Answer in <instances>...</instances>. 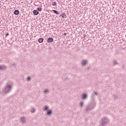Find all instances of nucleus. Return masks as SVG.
I'll return each instance as SVG.
<instances>
[{"mask_svg": "<svg viewBox=\"0 0 126 126\" xmlns=\"http://www.w3.org/2000/svg\"><path fill=\"white\" fill-rule=\"evenodd\" d=\"M52 11H53L55 14H60V12H58V11L56 10H53Z\"/></svg>", "mask_w": 126, "mask_h": 126, "instance_id": "ddd939ff", "label": "nucleus"}, {"mask_svg": "<svg viewBox=\"0 0 126 126\" xmlns=\"http://www.w3.org/2000/svg\"><path fill=\"white\" fill-rule=\"evenodd\" d=\"M38 42L39 43H43L44 42V38H39L38 40Z\"/></svg>", "mask_w": 126, "mask_h": 126, "instance_id": "9d476101", "label": "nucleus"}, {"mask_svg": "<svg viewBox=\"0 0 126 126\" xmlns=\"http://www.w3.org/2000/svg\"><path fill=\"white\" fill-rule=\"evenodd\" d=\"M33 14L34 15H38V14H39V11H38L37 10H34L33 11Z\"/></svg>", "mask_w": 126, "mask_h": 126, "instance_id": "0eeeda50", "label": "nucleus"}, {"mask_svg": "<svg viewBox=\"0 0 126 126\" xmlns=\"http://www.w3.org/2000/svg\"><path fill=\"white\" fill-rule=\"evenodd\" d=\"M38 11H41L42 10V8H37Z\"/></svg>", "mask_w": 126, "mask_h": 126, "instance_id": "6ab92c4d", "label": "nucleus"}, {"mask_svg": "<svg viewBox=\"0 0 126 126\" xmlns=\"http://www.w3.org/2000/svg\"><path fill=\"white\" fill-rule=\"evenodd\" d=\"M125 37H126V35H125Z\"/></svg>", "mask_w": 126, "mask_h": 126, "instance_id": "72a5a7b5", "label": "nucleus"}, {"mask_svg": "<svg viewBox=\"0 0 126 126\" xmlns=\"http://www.w3.org/2000/svg\"><path fill=\"white\" fill-rule=\"evenodd\" d=\"M83 36H84V38H85V37H86V34H84Z\"/></svg>", "mask_w": 126, "mask_h": 126, "instance_id": "cd10ccee", "label": "nucleus"}, {"mask_svg": "<svg viewBox=\"0 0 126 126\" xmlns=\"http://www.w3.org/2000/svg\"><path fill=\"white\" fill-rule=\"evenodd\" d=\"M94 95H96L97 96L98 94L96 92H94V94H92V97H94Z\"/></svg>", "mask_w": 126, "mask_h": 126, "instance_id": "2eb2a0df", "label": "nucleus"}, {"mask_svg": "<svg viewBox=\"0 0 126 126\" xmlns=\"http://www.w3.org/2000/svg\"><path fill=\"white\" fill-rule=\"evenodd\" d=\"M29 7H31V4H29Z\"/></svg>", "mask_w": 126, "mask_h": 126, "instance_id": "c85d7f7f", "label": "nucleus"}, {"mask_svg": "<svg viewBox=\"0 0 126 126\" xmlns=\"http://www.w3.org/2000/svg\"><path fill=\"white\" fill-rule=\"evenodd\" d=\"M31 112L32 113V109H31Z\"/></svg>", "mask_w": 126, "mask_h": 126, "instance_id": "7c9ffc66", "label": "nucleus"}, {"mask_svg": "<svg viewBox=\"0 0 126 126\" xmlns=\"http://www.w3.org/2000/svg\"><path fill=\"white\" fill-rule=\"evenodd\" d=\"M95 106H96V103L94 102L88 103L86 106V111H88L93 110L95 108Z\"/></svg>", "mask_w": 126, "mask_h": 126, "instance_id": "f03ea898", "label": "nucleus"}, {"mask_svg": "<svg viewBox=\"0 0 126 126\" xmlns=\"http://www.w3.org/2000/svg\"><path fill=\"white\" fill-rule=\"evenodd\" d=\"M34 112H35V110L34 109V108H32V113H34Z\"/></svg>", "mask_w": 126, "mask_h": 126, "instance_id": "393cba45", "label": "nucleus"}, {"mask_svg": "<svg viewBox=\"0 0 126 126\" xmlns=\"http://www.w3.org/2000/svg\"><path fill=\"white\" fill-rule=\"evenodd\" d=\"M48 109H49V106L48 105H45L44 106V111H47V110H48Z\"/></svg>", "mask_w": 126, "mask_h": 126, "instance_id": "4468645a", "label": "nucleus"}, {"mask_svg": "<svg viewBox=\"0 0 126 126\" xmlns=\"http://www.w3.org/2000/svg\"><path fill=\"white\" fill-rule=\"evenodd\" d=\"M36 42H37V39L36 40Z\"/></svg>", "mask_w": 126, "mask_h": 126, "instance_id": "f704fd0d", "label": "nucleus"}, {"mask_svg": "<svg viewBox=\"0 0 126 126\" xmlns=\"http://www.w3.org/2000/svg\"><path fill=\"white\" fill-rule=\"evenodd\" d=\"M109 123V119L106 117H104L102 119L101 126H105L106 125Z\"/></svg>", "mask_w": 126, "mask_h": 126, "instance_id": "7ed1b4c3", "label": "nucleus"}, {"mask_svg": "<svg viewBox=\"0 0 126 126\" xmlns=\"http://www.w3.org/2000/svg\"><path fill=\"white\" fill-rule=\"evenodd\" d=\"M82 64L83 65H85L87 64V60H83V61H82Z\"/></svg>", "mask_w": 126, "mask_h": 126, "instance_id": "1a4fd4ad", "label": "nucleus"}, {"mask_svg": "<svg viewBox=\"0 0 126 126\" xmlns=\"http://www.w3.org/2000/svg\"><path fill=\"white\" fill-rule=\"evenodd\" d=\"M80 107H83V102L80 101Z\"/></svg>", "mask_w": 126, "mask_h": 126, "instance_id": "a211bd4d", "label": "nucleus"}, {"mask_svg": "<svg viewBox=\"0 0 126 126\" xmlns=\"http://www.w3.org/2000/svg\"><path fill=\"white\" fill-rule=\"evenodd\" d=\"M46 112H47V115L48 116H51L52 114H53V111H52V110L50 109H48Z\"/></svg>", "mask_w": 126, "mask_h": 126, "instance_id": "39448f33", "label": "nucleus"}, {"mask_svg": "<svg viewBox=\"0 0 126 126\" xmlns=\"http://www.w3.org/2000/svg\"><path fill=\"white\" fill-rule=\"evenodd\" d=\"M66 34H67V33H65V32L63 34V35L64 36H66Z\"/></svg>", "mask_w": 126, "mask_h": 126, "instance_id": "bb28decb", "label": "nucleus"}, {"mask_svg": "<svg viewBox=\"0 0 126 126\" xmlns=\"http://www.w3.org/2000/svg\"><path fill=\"white\" fill-rule=\"evenodd\" d=\"M12 89V86L11 85L7 83L4 88L2 89V92L4 94H8L9 92L11 91V89Z\"/></svg>", "mask_w": 126, "mask_h": 126, "instance_id": "f257e3e1", "label": "nucleus"}, {"mask_svg": "<svg viewBox=\"0 0 126 126\" xmlns=\"http://www.w3.org/2000/svg\"><path fill=\"white\" fill-rule=\"evenodd\" d=\"M31 3H32V1H31Z\"/></svg>", "mask_w": 126, "mask_h": 126, "instance_id": "2f4dec72", "label": "nucleus"}, {"mask_svg": "<svg viewBox=\"0 0 126 126\" xmlns=\"http://www.w3.org/2000/svg\"><path fill=\"white\" fill-rule=\"evenodd\" d=\"M12 65L13 66H15V65H16V63H13Z\"/></svg>", "mask_w": 126, "mask_h": 126, "instance_id": "a878e982", "label": "nucleus"}, {"mask_svg": "<svg viewBox=\"0 0 126 126\" xmlns=\"http://www.w3.org/2000/svg\"><path fill=\"white\" fill-rule=\"evenodd\" d=\"M7 36H9V33L8 32H7L5 34V37H7Z\"/></svg>", "mask_w": 126, "mask_h": 126, "instance_id": "4be33fe9", "label": "nucleus"}, {"mask_svg": "<svg viewBox=\"0 0 126 126\" xmlns=\"http://www.w3.org/2000/svg\"><path fill=\"white\" fill-rule=\"evenodd\" d=\"M114 64H118V61H114Z\"/></svg>", "mask_w": 126, "mask_h": 126, "instance_id": "412c9836", "label": "nucleus"}, {"mask_svg": "<svg viewBox=\"0 0 126 126\" xmlns=\"http://www.w3.org/2000/svg\"><path fill=\"white\" fill-rule=\"evenodd\" d=\"M87 97H88V95H87V94H83L82 95V99L83 100H86V99H87Z\"/></svg>", "mask_w": 126, "mask_h": 126, "instance_id": "20e7f679", "label": "nucleus"}, {"mask_svg": "<svg viewBox=\"0 0 126 126\" xmlns=\"http://www.w3.org/2000/svg\"><path fill=\"white\" fill-rule=\"evenodd\" d=\"M0 62H1V60H0Z\"/></svg>", "mask_w": 126, "mask_h": 126, "instance_id": "473e14b6", "label": "nucleus"}, {"mask_svg": "<svg viewBox=\"0 0 126 126\" xmlns=\"http://www.w3.org/2000/svg\"><path fill=\"white\" fill-rule=\"evenodd\" d=\"M13 13H14V14H15V15H18V14H19V10H15L14 11Z\"/></svg>", "mask_w": 126, "mask_h": 126, "instance_id": "6e6552de", "label": "nucleus"}, {"mask_svg": "<svg viewBox=\"0 0 126 126\" xmlns=\"http://www.w3.org/2000/svg\"><path fill=\"white\" fill-rule=\"evenodd\" d=\"M20 121L22 123H24V122H25V118L24 117H21V119H20Z\"/></svg>", "mask_w": 126, "mask_h": 126, "instance_id": "f8f14e48", "label": "nucleus"}, {"mask_svg": "<svg viewBox=\"0 0 126 126\" xmlns=\"http://www.w3.org/2000/svg\"><path fill=\"white\" fill-rule=\"evenodd\" d=\"M30 79H31V77H27V81H29L30 80Z\"/></svg>", "mask_w": 126, "mask_h": 126, "instance_id": "aec40b11", "label": "nucleus"}, {"mask_svg": "<svg viewBox=\"0 0 126 126\" xmlns=\"http://www.w3.org/2000/svg\"><path fill=\"white\" fill-rule=\"evenodd\" d=\"M44 93H47V92H49V91L48 90H45L44 91Z\"/></svg>", "mask_w": 126, "mask_h": 126, "instance_id": "5701e85b", "label": "nucleus"}, {"mask_svg": "<svg viewBox=\"0 0 126 126\" xmlns=\"http://www.w3.org/2000/svg\"><path fill=\"white\" fill-rule=\"evenodd\" d=\"M60 16H62L63 18H64V16H66V15L64 13H63L61 15H60Z\"/></svg>", "mask_w": 126, "mask_h": 126, "instance_id": "dca6fc26", "label": "nucleus"}, {"mask_svg": "<svg viewBox=\"0 0 126 126\" xmlns=\"http://www.w3.org/2000/svg\"><path fill=\"white\" fill-rule=\"evenodd\" d=\"M114 98L115 99H118V96L117 95H114Z\"/></svg>", "mask_w": 126, "mask_h": 126, "instance_id": "b1692460", "label": "nucleus"}, {"mask_svg": "<svg viewBox=\"0 0 126 126\" xmlns=\"http://www.w3.org/2000/svg\"><path fill=\"white\" fill-rule=\"evenodd\" d=\"M29 39V40H31L32 38L30 37Z\"/></svg>", "mask_w": 126, "mask_h": 126, "instance_id": "c756f323", "label": "nucleus"}, {"mask_svg": "<svg viewBox=\"0 0 126 126\" xmlns=\"http://www.w3.org/2000/svg\"><path fill=\"white\" fill-rule=\"evenodd\" d=\"M54 41V39L52 37H49L47 40V43H52Z\"/></svg>", "mask_w": 126, "mask_h": 126, "instance_id": "423d86ee", "label": "nucleus"}, {"mask_svg": "<svg viewBox=\"0 0 126 126\" xmlns=\"http://www.w3.org/2000/svg\"><path fill=\"white\" fill-rule=\"evenodd\" d=\"M52 5H53V6H57V2L56 1L53 2Z\"/></svg>", "mask_w": 126, "mask_h": 126, "instance_id": "f3484780", "label": "nucleus"}, {"mask_svg": "<svg viewBox=\"0 0 126 126\" xmlns=\"http://www.w3.org/2000/svg\"><path fill=\"white\" fill-rule=\"evenodd\" d=\"M5 66L4 65H0V70H2L5 68Z\"/></svg>", "mask_w": 126, "mask_h": 126, "instance_id": "9b49d317", "label": "nucleus"}]
</instances>
